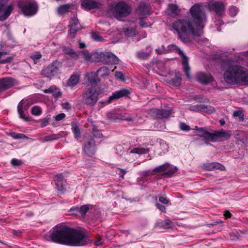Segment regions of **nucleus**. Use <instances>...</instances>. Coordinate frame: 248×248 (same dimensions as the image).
I'll return each mask as SVG.
<instances>
[{"label":"nucleus","instance_id":"nucleus-1","mask_svg":"<svg viewBox=\"0 0 248 248\" xmlns=\"http://www.w3.org/2000/svg\"><path fill=\"white\" fill-rule=\"evenodd\" d=\"M192 21L179 19L172 23V28L178 35V38L185 44H188L195 37L203 34V29L207 21L205 7L201 3L193 5L189 10Z\"/></svg>","mask_w":248,"mask_h":248},{"label":"nucleus","instance_id":"nucleus-2","mask_svg":"<svg viewBox=\"0 0 248 248\" xmlns=\"http://www.w3.org/2000/svg\"><path fill=\"white\" fill-rule=\"evenodd\" d=\"M50 238L53 242L73 247L84 246L89 242L85 229H76L66 226L53 231Z\"/></svg>","mask_w":248,"mask_h":248},{"label":"nucleus","instance_id":"nucleus-3","mask_svg":"<svg viewBox=\"0 0 248 248\" xmlns=\"http://www.w3.org/2000/svg\"><path fill=\"white\" fill-rule=\"evenodd\" d=\"M225 81L232 84H248V70L230 59L221 62Z\"/></svg>","mask_w":248,"mask_h":248},{"label":"nucleus","instance_id":"nucleus-4","mask_svg":"<svg viewBox=\"0 0 248 248\" xmlns=\"http://www.w3.org/2000/svg\"><path fill=\"white\" fill-rule=\"evenodd\" d=\"M131 11V8L125 3L120 1L111 6L108 14L121 20L122 17L127 16Z\"/></svg>","mask_w":248,"mask_h":248},{"label":"nucleus","instance_id":"nucleus-5","mask_svg":"<svg viewBox=\"0 0 248 248\" xmlns=\"http://www.w3.org/2000/svg\"><path fill=\"white\" fill-rule=\"evenodd\" d=\"M100 91L97 88H89L82 94L83 102L87 105L93 106L98 100Z\"/></svg>","mask_w":248,"mask_h":248},{"label":"nucleus","instance_id":"nucleus-6","mask_svg":"<svg viewBox=\"0 0 248 248\" xmlns=\"http://www.w3.org/2000/svg\"><path fill=\"white\" fill-rule=\"evenodd\" d=\"M19 8L21 10L22 14L25 16H31L35 15L38 10V5L33 0L28 1H19L17 3Z\"/></svg>","mask_w":248,"mask_h":248},{"label":"nucleus","instance_id":"nucleus-7","mask_svg":"<svg viewBox=\"0 0 248 248\" xmlns=\"http://www.w3.org/2000/svg\"><path fill=\"white\" fill-rule=\"evenodd\" d=\"M231 135L230 131L221 129L220 131H216L214 133H206L205 137L207 138L206 141L216 142L228 140Z\"/></svg>","mask_w":248,"mask_h":248},{"label":"nucleus","instance_id":"nucleus-8","mask_svg":"<svg viewBox=\"0 0 248 248\" xmlns=\"http://www.w3.org/2000/svg\"><path fill=\"white\" fill-rule=\"evenodd\" d=\"M172 112L170 108L165 109L152 108L150 110V115L155 119H165L169 118Z\"/></svg>","mask_w":248,"mask_h":248},{"label":"nucleus","instance_id":"nucleus-9","mask_svg":"<svg viewBox=\"0 0 248 248\" xmlns=\"http://www.w3.org/2000/svg\"><path fill=\"white\" fill-rule=\"evenodd\" d=\"M169 49L171 51L176 50L181 55L182 59V65L184 72L188 79H190V67L188 65L187 58L183 54L182 50L178 48L176 45H170L168 46Z\"/></svg>","mask_w":248,"mask_h":248},{"label":"nucleus","instance_id":"nucleus-10","mask_svg":"<svg viewBox=\"0 0 248 248\" xmlns=\"http://www.w3.org/2000/svg\"><path fill=\"white\" fill-rule=\"evenodd\" d=\"M94 208L92 204H86L82 205L80 208L77 207H72L68 211V216L76 215L78 216V213H80L82 217H84L86 213L89 210H92Z\"/></svg>","mask_w":248,"mask_h":248},{"label":"nucleus","instance_id":"nucleus-11","mask_svg":"<svg viewBox=\"0 0 248 248\" xmlns=\"http://www.w3.org/2000/svg\"><path fill=\"white\" fill-rule=\"evenodd\" d=\"M18 84L17 81L11 77H6L0 79V93Z\"/></svg>","mask_w":248,"mask_h":248},{"label":"nucleus","instance_id":"nucleus-12","mask_svg":"<svg viewBox=\"0 0 248 248\" xmlns=\"http://www.w3.org/2000/svg\"><path fill=\"white\" fill-rule=\"evenodd\" d=\"M57 65V62H55L47 66L42 70V75L47 78H51L58 72L59 69Z\"/></svg>","mask_w":248,"mask_h":248},{"label":"nucleus","instance_id":"nucleus-13","mask_svg":"<svg viewBox=\"0 0 248 248\" xmlns=\"http://www.w3.org/2000/svg\"><path fill=\"white\" fill-rule=\"evenodd\" d=\"M131 93V89L123 88L119 91L114 92L109 97L108 103H110L114 99H117L124 96H127Z\"/></svg>","mask_w":248,"mask_h":248},{"label":"nucleus","instance_id":"nucleus-14","mask_svg":"<svg viewBox=\"0 0 248 248\" xmlns=\"http://www.w3.org/2000/svg\"><path fill=\"white\" fill-rule=\"evenodd\" d=\"M208 7L210 10L215 11L219 16L222 15L225 10L224 4L220 1L210 2L208 4Z\"/></svg>","mask_w":248,"mask_h":248},{"label":"nucleus","instance_id":"nucleus-15","mask_svg":"<svg viewBox=\"0 0 248 248\" xmlns=\"http://www.w3.org/2000/svg\"><path fill=\"white\" fill-rule=\"evenodd\" d=\"M197 80L202 84H207L213 81V77L209 73L199 72L197 74Z\"/></svg>","mask_w":248,"mask_h":248},{"label":"nucleus","instance_id":"nucleus-16","mask_svg":"<svg viewBox=\"0 0 248 248\" xmlns=\"http://www.w3.org/2000/svg\"><path fill=\"white\" fill-rule=\"evenodd\" d=\"M83 150L84 153L88 156H91L94 154L95 146V141L93 139H91L85 144L83 147Z\"/></svg>","mask_w":248,"mask_h":248},{"label":"nucleus","instance_id":"nucleus-17","mask_svg":"<svg viewBox=\"0 0 248 248\" xmlns=\"http://www.w3.org/2000/svg\"><path fill=\"white\" fill-rule=\"evenodd\" d=\"M81 5V7L86 10L100 8V3L93 0H83Z\"/></svg>","mask_w":248,"mask_h":248},{"label":"nucleus","instance_id":"nucleus-18","mask_svg":"<svg viewBox=\"0 0 248 248\" xmlns=\"http://www.w3.org/2000/svg\"><path fill=\"white\" fill-rule=\"evenodd\" d=\"M170 166L169 164H165L155 167L153 171L158 172H166V174L171 175L176 171L177 169L176 167H174L173 169H171L172 170L169 171L170 170Z\"/></svg>","mask_w":248,"mask_h":248},{"label":"nucleus","instance_id":"nucleus-19","mask_svg":"<svg viewBox=\"0 0 248 248\" xmlns=\"http://www.w3.org/2000/svg\"><path fill=\"white\" fill-rule=\"evenodd\" d=\"M175 226V223L169 219L158 221L156 223V227L162 229H168Z\"/></svg>","mask_w":248,"mask_h":248},{"label":"nucleus","instance_id":"nucleus-20","mask_svg":"<svg viewBox=\"0 0 248 248\" xmlns=\"http://www.w3.org/2000/svg\"><path fill=\"white\" fill-rule=\"evenodd\" d=\"M204 168L208 170H224L225 169V167L222 164L217 162H208L203 165Z\"/></svg>","mask_w":248,"mask_h":248},{"label":"nucleus","instance_id":"nucleus-21","mask_svg":"<svg viewBox=\"0 0 248 248\" xmlns=\"http://www.w3.org/2000/svg\"><path fill=\"white\" fill-rule=\"evenodd\" d=\"M118 58L113 53L109 52L105 53L104 62L108 64H115L118 63Z\"/></svg>","mask_w":248,"mask_h":248},{"label":"nucleus","instance_id":"nucleus-22","mask_svg":"<svg viewBox=\"0 0 248 248\" xmlns=\"http://www.w3.org/2000/svg\"><path fill=\"white\" fill-rule=\"evenodd\" d=\"M87 80L91 85L90 88H96L97 84L99 81L98 76L95 72H92L86 74Z\"/></svg>","mask_w":248,"mask_h":248},{"label":"nucleus","instance_id":"nucleus-23","mask_svg":"<svg viewBox=\"0 0 248 248\" xmlns=\"http://www.w3.org/2000/svg\"><path fill=\"white\" fill-rule=\"evenodd\" d=\"M3 8L4 4L0 2V13L3 10V15L0 16V21L5 20L10 16L13 10V5H9L6 9Z\"/></svg>","mask_w":248,"mask_h":248},{"label":"nucleus","instance_id":"nucleus-24","mask_svg":"<svg viewBox=\"0 0 248 248\" xmlns=\"http://www.w3.org/2000/svg\"><path fill=\"white\" fill-rule=\"evenodd\" d=\"M43 92L45 93H52V95L55 98H58L62 95V93L55 85L51 86L48 89L43 90Z\"/></svg>","mask_w":248,"mask_h":248},{"label":"nucleus","instance_id":"nucleus-25","mask_svg":"<svg viewBox=\"0 0 248 248\" xmlns=\"http://www.w3.org/2000/svg\"><path fill=\"white\" fill-rule=\"evenodd\" d=\"M104 52H93L91 53V62H102L104 61Z\"/></svg>","mask_w":248,"mask_h":248},{"label":"nucleus","instance_id":"nucleus-26","mask_svg":"<svg viewBox=\"0 0 248 248\" xmlns=\"http://www.w3.org/2000/svg\"><path fill=\"white\" fill-rule=\"evenodd\" d=\"M123 31L124 33L125 36L128 37H134L137 34V31L135 27L129 26L124 27L123 29Z\"/></svg>","mask_w":248,"mask_h":248},{"label":"nucleus","instance_id":"nucleus-27","mask_svg":"<svg viewBox=\"0 0 248 248\" xmlns=\"http://www.w3.org/2000/svg\"><path fill=\"white\" fill-rule=\"evenodd\" d=\"M180 10L178 6L175 4H170L167 9L168 15L177 16L180 14Z\"/></svg>","mask_w":248,"mask_h":248},{"label":"nucleus","instance_id":"nucleus-28","mask_svg":"<svg viewBox=\"0 0 248 248\" xmlns=\"http://www.w3.org/2000/svg\"><path fill=\"white\" fill-rule=\"evenodd\" d=\"M150 6L144 2H141L139 6L137 12L141 15H148L150 12Z\"/></svg>","mask_w":248,"mask_h":248},{"label":"nucleus","instance_id":"nucleus-29","mask_svg":"<svg viewBox=\"0 0 248 248\" xmlns=\"http://www.w3.org/2000/svg\"><path fill=\"white\" fill-rule=\"evenodd\" d=\"M80 75L78 73H74L72 74L67 82V84L69 86L73 87L77 85L79 80Z\"/></svg>","mask_w":248,"mask_h":248},{"label":"nucleus","instance_id":"nucleus-30","mask_svg":"<svg viewBox=\"0 0 248 248\" xmlns=\"http://www.w3.org/2000/svg\"><path fill=\"white\" fill-rule=\"evenodd\" d=\"M147 51H140L137 53V57L141 60H146L150 56L152 52V49L150 46L147 47Z\"/></svg>","mask_w":248,"mask_h":248},{"label":"nucleus","instance_id":"nucleus-31","mask_svg":"<svg viewBox=\"0 0 248 248\" xmlns=\"http://www.w3.org/2000/svg\"><path fill=\"white\" fill-rule=\"evenodd\" d=\"M25 102L23 100H22L20 102L18 103L17 105V112L19 114V117L24 120L25 121H29V118L25 117V114L24 113V111L23 110V105L24 104Z\"/></svg>","mask_w":248,"mask_h":248},{"label":"nucleus","instance_id":"nucleus-32","mask_svg":"<svg viewBox=\"0 0 248 248\" xmlns=\"http://www.w3.org/2000/svg\"><path fill=\"white\" fill-rule=\"evenodd\" d=\"M149 151V149L142 147H135L132 149L129 153L137 154L138 155H142L148 153Z\"/></svg>","mask_w":248,"mask_h":248},{"label":"nucleus","instance_id":"nucleus-33","mask_svg":"<svg viewBox=\"0 0 248 248\" xmlns=\"http://www.w3.org/2000/svg\"><path fill=\"white\" fill-rule=\"evenodd\" d=\"M109 69L106 66H103L99 68L96 72L97 76L104 77V76H108L109 74Z\"/></svg>","mask_w":248,"mask_h":248},{"label":"nucleus","instance_id":"nucleus-34","mask_svg":"<svg viewBox=\"0 0 248 248\" xmlns=\"http://www.w3.org/2000/svg\"><path fill=\"white\" fill-rule=\"evenodd\" d=\"M70 8L71 5L69 4L61 5L58 8V13L59 15H63L68 12Z\"/></svg>","mask_w":248,"mask_h":248},{"label":"nucleus","instance_id":"nucleus-35","mask_svg":"<svg viewBox=\"0 0 248 248\" xmlns=\"http://www.w3.org/2000/svg\"><path fill=\"white\" fill-rule=\"evenodd\" d=\"M194 130L198 131L197 135L203 138L206 141L207 138L205 137V135L206 133H209V132L207 131L205 128H199L197 126H196L195 127Z\"/></svg>","mask_w":248,"mask_h":248},{"label":"nucleus","instance_id":"nucleus-36","mask_svg":"<svg viewBox=\"0 0 248 248\" xmlns=\"http://www.w3.org/2000/svg\"><path fill=\"white\" fill-rule=\"evenodd\" d=\"M69 26L70 28H76V29H80V25L76 16H74L70 19V24Z\"/></svg>","mask_w":248,"mask_h":248},{"label":"nucleus","instance_id":"nucleus-37","mask_svg":"<svg viewBox=\"0 0 248 248\" xmlns=\"http://www.w3.org/2000/svg\"><path fill=\"white\" fill-rule=\"evenodd\" d=\"M181 74L178 72L176 74L175 78L172 80V84L175 86H179L181 83Z\"/></svg>","mask_w":248,"mask_h":248},{"label":"nucleus","instance_id":"nucleus-38","mask_svg":"<svg viewBox=\"0 0 248 248\" xmlns=\"http://www.w3.org/2000/svg\"><path fill=\"white\" fill-rule=\"evenodd\" d=\"M202 112L211 114L215 112V108L211 106L202 105Z\"/></svg>","mask_w":248,"mask_h":248},{"label":"nucleus","instance_id":"nucleus-39","mask_svg":"<svg viewBox=\"0 0 248 248\" xmlns=\"http://www.w3.org/2000/svg\"><path fill=\"white\" fill-rule=\"evenodd\" d=\"M42 54L39 51H35L30 55V58L33 60L34 63L36 64L42 57Z\"/></svg>","mask_w":248,"mask_h":248},{"label":"nucleus","instance_id":"nucleus-40","mask_svg":"<svg viewBox=\"0 0 248 248\" xmlns=\"http://www.w3.org/2000/svg\"><path fill=\"white\" fill-rule=\"evenodd\" d=\"M72 131L74 133L76 138L80 137V132L77 124L75 123L72 124Z\"/></svg>","mask_w":248,"mask_h":248},{"label":"nucleus","instance_id":"nucleus-41","mask_svg":"<svg viewBox=\"0 0 248 248\" xmlns=\"http://www.w3.org/2000/svg\"><path fill=\"white\" fill-rule=\"evenodd\" d=\"M202 104H197L194 105H190L188 109L195 111V112H202Z\"/></svg>","mask_w":248,"mask_h":248},{"label":"nucleus","instance_id":"nucleus-42","mask_svg":"<svg viewBox=\"0 0 248 248\" xmlns=\"http://www.w3.org/2000/svg\"><path fill=\"white\" fill-rule=\"evenodd\" d=\"M42 112L41 108L38 106H33L31 108V112L32 115H39Z\"/></svg>","mask_w":248,"mask_h":248},{"label":"nucleus","instance_id":"nucleus-43","mask_svg":"<svg viewBox=\"0 0 248 248\" xmlns=\"http://www.w3.org/2000/svg\"><path fill=\"white\" fill-rule=\"evenodd\" d=\"M140 25L141 27L146 28L151 25V24L146 21V19L145 18H140L139 21Z\"/></svg>","mask_w":248,"mask_h":248},{"label":"nucleus","instance_id":"nucleus-44","mask_svg":"<svg viewBox=\"0 0 248 248\" xmlns=\"http://www.w3.org/2000/svg\"><path fill=\"white\" fill-rule=\"evenodd\" d=\"M11 136H12V137H13L14 139H27V137L25 135H24L23 134L12 133L11 134Z\"/></svg>","mask_w":248,"mask_h":248},{"label":"nucleus","instance_id":"nucleus-45","mask_svg":"<svg viewBox=\"0 0 248 248\" xmlns=\"http://www.w3.org/2000/svg\"><path fill=\"white\" fill-rule=\"evenodd\" d=\"M92 37L94 41L97 42H103L104 40L99 35L98 33L96 32H93L92 33Z\"/></svg>","mask_w":248,"mask_h":248},{"label":"nucleus","instance_id":"nucleus-46","mask_svg":"<svg viewBox=\"0 0 248 248\" xmlns=\"http://www.w3.org/2000/svg\"><path fill=\"white\" fill-rule=\"evenodd\" d=\"M238 12V9L235 6H232L229 9V15L233 16L237 15Z\"/></svg>","mask_w":248,"mask_h":248},{"label":"nucleus","instance_id":"nucleus-47","mask_svg":"<svg viewBox=\"0 0 248 248\" xmlns=\"http://www.w3.org/2000/svg\"><path fill=\"white\" fill-rule=\"evenodd\" d=\"M80 53L82 54L85 60L91 62V53H89L88 52L84 50L81 51Z\"/></svg>","mask_w":248,"mask_h":248},{"label":"nucleus","instance_id":"nucleus-48","mask_svg":"<svg viewBox=\"0 0 248 248\" xmlns=\"http://www.w3.org/2000/svg\"><path fill=\"white\" fill-rule=\"evenodd\" d=\"M180 128L182 130L188 131L190 129V126L184 123H180Z\"/></svg>","mask_w":248,"mask_h":248},{"label":"nucleus","instance_id":"nucleus-49","mask_svg":"<svg viewBox=\"0 0 248 248\" xmlns=\"http://www.w3.org/2000/svg\"><path fill=\"white\" fill-rule=\"evenodd\" d=\"M79 29H76V28H70L69 33V36L72 38H74L75 34Z\"/></svg>","mask_w":248,"mask_h":248},{"label":"nucleus","instance_id":"nucleus-50","mask_svg":"<svg viewBox=\"0 0 248 248\" xmlns=\"http://www.w3.org/2000/svg\"><path fill=\"white\" fill-rule=\"evenodd\" d=\"M58 139V137L55 135L46 136L44 137V140L46 141H51Z\"/></svg>","mask_w":248,"mask_h":248},{"label":"nucleus","instance_id":"nucleus-51","mask_svg":"<svg viewBox=\"0 0 248 248\" xmlns=\"http://www.w3.org/2000/svg\"><path fill=\"white\" fill-rule=\"evenodd\" d=\"M64 183L63 182H56L55 184L57 189L60 191H63L64 189Z\"/></svg>","mask_w":248,"mask_h":248},{"label":"nucleus","instance_id":"nucleus-52","mask_svg":"<svg viewBox=\"0 0 248 248\" xmlns=\"http://www.w3.org/2000/svg\"><path fill=\"white\" fill-rule=\"evenodd\" d=\"M55 181L56 182H63L64 183L63 180V176L62 174H59L58 175H56L55 176Z\"/></svg>","mask_w":248,"mask_h":248},{"label":"nucleus","instance_id":"nucleus-53","mask_svg":"<svg viewBox=\"0 0 248 248\" xmlns=\"http://www.w3.org/2000/svg\"><path fill=\"white\" fill-rule=\"evenodd\" d=\"M93 134L94 137L97 138H101L103 137V135L99 131L94 129L93 130Z\"/></svg>","mask_w":248,"mask_h":248},{"label":"nucleus","instance_id":"nucleus-54","mask_svg":"<svg viewBox=\"0 0 248 248\" xmlns=\"http://www.w3.org/2000/svg\"><path fill=\"white\" fill-rule=\"evenodd\" d=\"M11 164L14 166H18L21 165L22 161L20 160L14 158L11 160Z\"/></svg>","mask_w":248,"mask_h":248},{"label":"nucleus","instance_id":"nucleus-55","mask_svg":"<svg viewBox=\"0 0 248 248\" xmlns=\"http://www.w3.org/2000/svg\"><path fill=\"white\" fill-rule=\"evenodd\" d=\"M62 51L66 54H68L69 55H71L74 50L68 47L64 46L62 48Z\"/></svg>","mask_w":248,"mask_h":248},{"label":"nucleus","instance_id":"nucleus-56","mask_svg":"<svg viewBox=\"0 0 248 248\" xmlns=\"http://www.w3.org/2000/svg\"><path fill=\"white\" fill-rule=\"evenodd\" d=\"M233 116L234 117H238L240 119H243V113L240 111H235L233 113Z\"/></svg>","mask_w":248,"mask_h":248},{"label":"nucleus","instance_id":"nucleus-57","mask_svg":"<svg viewBox=\"0 0 248 248\" xmlns=\"http://www.w3.org/2000/svg\"><path fill=\"white\" fill-rule=\"evenodd\" d=\"M127 171L122 169H118L117 173L122 178H124V175L126 174Z\"/></svg>","mask_w":248,"mask_h":248},{"label":"nucleus","instance_id":"nucleus-58","mask_svg":"<svg viewBox=\"0 0 248 248\" xmlns=\"http://www.w3.org/2000/svg\"><path fill=\"white\" fill-rule=\"evenodd\" d=\"M115 77L120 79H121L122 80H124V76L122 72H116L115 73Z\"/></svg>","mask_w":248,"mask_h":248},{"label":"nucleus","instance_id":"nucleus-59","mask_svg":"<svg viewBox=\"0 0 248 248\" xmlns=\"http://www.w3.org/2000/svg\"><path fill=\"white\" fill-rule=\"evenodd\" d=\"M94 244L97 246H100L103 245V242L102 241L101 237L100 235H98L96 237V239L94 242Z\"/></svg>","mask_w":248,"mask_h":248},{"label":"nucleus","instance_id":"nucleus-60","mask_svg":"<svg viewBox=\"0 0 248 248\" xmlns=\"http://www.w3.org/2000/svg\"><path fill=\"white\" fill-rule=\"evenodd\" d=\"M40 122H41V126L42 127L46 126L49 123L48 119H47L46 118H44V119L41 120Z\"/></svg>","mask_w":248,"mask_h":248},{"label":"nucleus","instance_id":"nucleus-61","mask_svg":"<svg viewBox=\"0 0 248 248\" xmlns=\"http://www.w3.org/2000/svg\"><path fill=\"white\" fill-rule=\"evenodd\" d=\"M155 205L157 207V208L159 209L161 212H166V208L164 205L158 202L156 203Z\"/></svg>","mask_w":248,"mask_h":248},{"label":"nucleus","instance_id":"nucleus-62","mask_svg":"<svg viewBox=\"0 0 248 248\" xmlns=\"http://www.w3.org/2000/svg\"><path fill=\"white\" fill-rule=\"evenodd\" d=\"M222 223H223V222L221 220H218L215 221L213 223H209V224H208L207 225L208 227H213L215 226H217L219 224H222Z\"/></svg>","mask_w":248,"mask_h":248},{"label":"nucleus","instance_id":"nucleus-63","mask_svg":"<svg viewBox=\"0 0 248 248\" xmlns=\"http://www.w3.org/2000/svg\"><path fill=\"white\" fill-rule=\"evenodd\" d=\"M159 201L162 203L166 204H168L169 202V201L168 199L163 197H159Z\"/></svg>","mask_w":248,"mask_h":248},{"label":"nucleus","instance_id":"nucleus-64","mask_svg":"<svg viewBox=\"0 0 248 248\" xmlns=\"http://www.w3.org/2000/svg\"><path fill=\"white\" fill-rule=\"evenodd\" d=\"M65 115L64 113L59 114L56 116L55 120L57 121H60V120H62L63 118H64L65 117Z\"/></svg>","mask_w":248,"mask_h":248}]
</instances>
